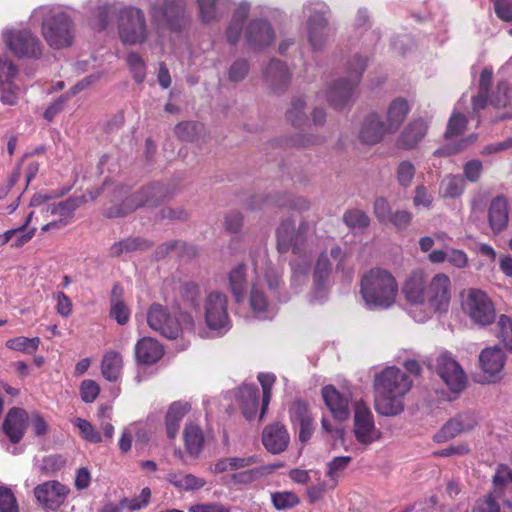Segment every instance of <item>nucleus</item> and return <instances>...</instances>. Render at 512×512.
Segmentation results:
<instances>
[{"label":"nucleus","instance_id":"nucleus-1","mask_svg":"<svg viewBox=\"0 0 512 512\" xmlns=\"http://www.w3.org/2000/svg\"><path fill=\"white\" fill-rule=\"evenodd\" d=\"M411 378L400 368L386 367L375 375L374 407L384 416H396L404 411V398L412 388Z\"/></svg>","mask_w":512,"mask_h":512},{"label":"nucleus","instance_id":"nucleus-2","mask_svg":"<svg viewBox=\"0 0 512 512\" xmlns=\"http://www.w3.org/2000/svg\"><path fill=\"white\" fill-rule=\"evenodd\" d=\"M360 295L369 309H388L398 295V282L387 269L373 267L360 279Z\"/></svg>","mask_w":512,"mask_h":512},{"label":"nucleus","instance_id":"nucleus-3","mask_svg":"<svg viewBox=\"0 0 512 512\" xmlns=\"http://www.w3.org/2000/svg\"><path fill=\"white\" fill-rule=\"evenodd\" d=\"M149 327L168 339L178 338L184 330L193 331L195 323L192 315L185 311H179L171 315L168 309L153 303L147 313Z\"/></svg>","mask_w":512,"mask_h":512},{"label":"nucleus","instance_id":"nucleus-4","mask_svg":"<svg viewBox=\"0 0 512 512\" xmlns=\"http://www.w3.org/2000/svg\"><path fill=\"white\" fill-rule=\"evenodd\" d=\"M366 65L367 59L356 55L349 64V78L340 79L331 85L326 97L333 108L340 110L350 103Z\"/></svg>","mask_w":512,"mask_h":512},{"label":"nucleus","instance_id":"nucleus-5","mask_svg":"<svg viewBox=\"0 0 512 512\" xmlns=\"http://www.w3.org/2000/svg\"><path fill=\"white\" fill-rule=\"evenodd\" d=\"M42 34L52 48L60 49L73 43V23L70 17L60 10H49L43 15Z\"/></svg>","mask_w":512,"mask_h":512},{"label":"nucleus","instance_id":"nucleus-6","mask_svg":"<svg viewBox=\"0 0 512 512\" xmlns=\"http://www.w3.org/2000/svg\"><path fill=\"white\" fill-rule=\"evenodd\" d=\"M170 196L169 188L161 183H151L128 196L110 216L121 217L141 207H156Z\"/></svg>","mask_w":512,"mask_h":512},{"label":"nucleus","instance_id":"nucleus-7","mask_svg":"<svg viewBox=\"0 0 512 512\" xmlns=\"http://www.w3.org/2000/svg\"><path fill=\"white\" fill-rule=\"evenodd\" d=\"M185 0H158L151 6V18L157 26L173 31L183 30L189 23Z\"/></svg>","mask_w":512,"mask_h":512},{"label":"nucleus","instance_id":"nucleus-8","mask_svg":"<svg viewBox=\"0 0 512 512\" xmlns=\"http://www.w3.org/2000/svg\"><path fill=\"white\" fill-rule=\"evenodd\" d=\"M119 36L124 44L135 45L146 41L148 29L144 12L136 7L121 10Z\"/></svg>","mask_w":512,"mask_h":512},{"label":"nucleus","instance_id":"nucleus-9","mask_svg":"<svg viewBox=\"0 0 512 512\" xmlns=\"http://www.w3.org/2000/svg\"><path fill=\"white\" fill-rule=\"evenodd\" d=\"M464 312L479 326H488L496 318L492 300L480 289H469L462 302Z\"/></svg>","mask_w":512,"mask_h":512},{"label":"nucleus","instance_id":"nucleus-10","mask_svg":"<svg viewBox=\"0 0 512 512\" xmlns=\"http://www.w3.org/2000/svg\"><path fill=\"white\" fill-rule=\"evenodd\" d=\"M308 230L307 222H301L298 229L295 230V224L292 220L283 221L276 232L277 250L280 253L291 250L294 255L305 256Z\"/></svg>","mask_w":512,"mask_h":512},{"label":"nucleus","instance_id":"nucleus-11","mask_svg":"<svg viewBox=\"0 0 512 512\" xmlns=\"http://www.w3.org/2000/svg\"><path fill=\"white\" fill-rule=\"evenodd\" d=\"M227 296L221 292H211L205 300V322L209 329L227 330L230 319L227 310Z\"/></svg>","mask_w":512,"mask_h":512},{"label":"nucleus","instance_id":"nucleus-12","mask_svg":"<svg viewBox=\"0 0 512 512\" xmlns=\"http://www.w3.org/2000/svg\"><path fill=\"white\" fill-rule=\"evenodd\" d=\"M354 435L356 440L364 445H369L381 437V432L375 426L373 414L363 400L355 404Z\"/></svg>","mask_w":512,"mask_h":512},{"label":"nucleus","instance_id":"nucleus-13","mask_svg":"<svg viewBox=\"0 0 512 512\" xmlns=\"http://www.w3.org/2000/svg\"><path fill=\"white\" fill-rule=\"evenodd\" d=\"M7 47L17 57L39 58L42 54L40 40L27 30H11L4 34Z\"/></svg>","mask_w":512,"mask_h":512},{"label":"nucleus","instance_id":"nucleus-14","mask_svg":"<svg viewBox=\"0 0 512 512\" xmlns=\"http://www.w3.org/2000/svg\"><path fill=\"white\" fill-rule=\"evenodd\" d=\"M436 372L452 393L459 394L466 388L467 377L458 362L450 356L440 355L437 358Z\"/></svg>","mask_w":512,"mask_h":512},{"label":"nucleus","instance_id":"nucleus-15","mask_svg":"<svg viewBox=\"0 0 512 512\" xmlns=\"http://www.w3.org/2000/svg\"><path fill=\"white\" fill-rule=\"evenodd\" d=\"M69 493V487L57 480L46 481L34 488V496L45 510H57L63 505Z\"/></svg>","mask_w":512,"mask_h":512},{"label":"nucleus","instance_id":"nucleus-16","mask_svg":"<svg viewBox=\"0 0 512 512\" xmlns=\"http://www.w3.org/2000/svg\"><path fill=\"white\" fill-rule=\"evenodd\" d=\"M451 300V281L444 273L436 274L428 285L426 303L435 312H446Z\"/></svg>","mask_w":512,"mask_h":512},{"label":"nucleus","instance_id":"nucleus-17","mask_svg":"<svg viewBox=\"0 0 512 512\" xmlns=\"http://www.w3.org/2000/svg\"><path fill=\"white\" fill-rule=\"evenodd\" d=\"M428 285L426 273L422 269L413 270L403 285L405 299L410 304H425Z\"/></svg>","mask_w":512,"mask_h":512},{"label":"nucleus","instance_id":"nucleus-18","mask_svg":"<svg viewBox=\"0 0 512 512\" xmlns=\"http://www.w3.org/2000/svg\"><path fill=\"white\" fill-rule=\"evenodd\" d=\"M245 38L248 45L254 50H262L271 45L275 33L270 23L266 20H252L245 31Z\"/></svg>","mask_w":512,"mask_h":512},{"label":"nucleus","instance_id":"nucleus-19","mask_svg":"<svg viewBox=\"0 0 512 512\" xmlns=\"http://www.w3.org/2000/svg\"><path fill=\"white\" fill-rule=\"evenodd\" d=\"M479 362L488 382L494 383L501 379V373L505 364V354L499 347L494 346L483 349L479 356Z\"/></svg>","mask_w":512,"mask_h":512},{"label":"nucleus","instance_id":"nucleus-20","mask_svg":"<svg viewBox=\"0 0 512 512\" xmlns=\"http://www.w3.org/2000/svg\"><path fill=\"white\" fill-rule=\"evenodd\" d=\"M386 134L390 133L385 122L377 113L372 112L364 118L358 137L365 145H375L381 142Z\"/></svg>","mask_w":512,"mask_h":512},{"label":"nucleus","instance_id":"nucleus-21","mask_svg":"<svg viewBox=\"0 0 512 512\" xmlns=\"http://www.w3.org/2000/svg\"><path fill=\"white\" fill-rule=\"evenodd\" d=\"M290 436L286 427L279 423L267 425L262 432V443L266 450L272 454L285 451L289 445Z\"/></svg>","mask_w":512,"mask_h":512},{"label":"nucleus","instance_id":"nucleus-22","mask_svg":"<svg viewBox=\"0 0 512 512\" xmlns=\"http://www.w3.org/2000/svg\"><path fill=\"white\" fill-rule=\"evenodd\" d=\"M322 398L332 416L338 421H345L350 416L349 397L341 394L333 385L322 388Z\"/></svg>","mask_w":512,"mask_h":512},{"label":"nucleus","instance_id":"nucleus-23","mask_svg":"<svg viewBox=\"0 0 512 512\" xmlns=\"http://www.w3.org/2000/svg\"><path fill=\"white\" fill-rule=\"evenodd\" d=\"M135 360L141 365H153L164 355V347L152 337L139 339L134 347Z\"/></svg>","mask_w":512,"mask_h":512},{"label":"nucleus","instance_id":"nucleus-24","mask_svg":"<svg viewBox=\"0 0 512 512\" xmlns=\"http://www.w3.org/2000/svg\"><path fill=\"white\" fill-rule=\"evenodd\" d=\"M509 205L503 196L495 197L488 209V222L494 234H499L508 226Z\"/></svg>","mask_w":512,"mask_h":512},{"label":"nucleus","instance_id":"nucleus-25","mask_svg":"<svg viewBox=\"0 0 512 512\" xmlns=\"http://www.w3.org/2000/svg\"><path fill=\"white\" fill-rule=\"evenodd\" d=\"M27 418V412L21 408H12L7 413L3 430L12 443H19L23 438Z\"/></svg>","mask_w":512,"mask_h":512},{"label":"nucleus","instance_id":"nucleus-26","mask_svg":"<svg viewBox=\"0 0 512 512\" xmlns=\"http://www.w3.org/2000/svg\"><path fill=\"white\" fill-rule=\"evenodd\" d=\"M428 125L423 119L410 122L396 140V146L400 149L410 150L415 148L427 133Z\"/></svg>","mask_w":512,"mask_h":512},{"label":"nucleus","instance_id":"nucleus-27","mask_svg":"<svg viewBox=\"0 0 512 512\" xmlns=\"http://www.w3.org/2000/svg\"><path fill=\"white\" fill-rule=\"evenodd\" d=\"M190 410L191 405L186 401H175L169 406L165 417V427L170 439L176 438L180 424Z\"/></svg>","mask_w":512,"mask_h":512},{"label":"nucleus","instance_id":"nucleus-28","mask_svg":"<svg viewBox=\"0 0 512 512\" xmlns=\"http://www.w3.org/2000/svg\"><path fill=\"white\" fill-rule=\"evenodd\" d=\"M410 112V106L405 98L399 97L394 99L387 108L385 125L388 132L395 133Z\"/></svg>","mask_w":512,"mask_h":512},{"label":"nucleus","instance_id":"nucleus-29","mask_svg":"<svg viewBox=\"0 0 512 512\" xmlns=\"http://www.w3.org/2000/svg\"><path fill=\"white\" fill-rule=\"evenodd\" d=\"M264 76L271 88L274 91H279L287 87L291 75L284 62L273 59L267 66Z\"/></svg>","mask_w":512,"mask_h":512},{"label":"nucleus","instance_id":"nucleus-30","mask_svg":"<svg viewBox=\"0 0 512 512\" xmlns=\"http://www.w3.org/2000/svg\"><path fill=\"white\" fill-rule=\"evenodd\" d=\"M183 440L186 452L191 457H198L205 443L203 430L196 424L188 423L183 431Z\"/></svg>","mask_w":512,"mask_h":512},{"label":"nucleus","instance_id":"nucleus-31","mask_svg":"<svg viewBox=\"0 0 512 512\" xmlns=\"http://www.w3.org/2000/svg\"><path fill=\"white\" fill-rule=\"evenodd\" d=\"M239 403L242 414L247 420L256 416L259 406V389L255 385H243L239 391Z\"/></svg>","mask_w":512,"mask_h":512},{"label":"nucleus","instance_id":"nucleus-32","mask_svg":"<svg viewBox=\"0 0 512 512\" xmlns=\"http://www.w3.org/2000/svg\"><path fill=\"white\" fill-rule=\"evenodd\" d=\"M101 374L109 382H117L123 370V357L121 353L109 350L101 361Z\"/></svg>","mask_w":512,"mask_h":512},{"label":"nucleus","instance_id":"nucleus-33","mask_svg":"<svg viewBox=\"0 0 512 512\" xmlns=\"http://www.w3.org/2000/svg\"><path fill=\"white\" fill-rule=\"evenodd\" d=\"M228 282L235 301L241 303L247 290V268L244 263H239L229 272Z\"/></svg>","mask_w":512,"mask_h":512},{"label":"nucleus","instance_id":"nucleus-34","mask_svg":"<svg viewBox=\"0 0 512 512\" xmlns=\"http://www.w3.org/2000/svg\"><path fill=\"white\" fill-rule=\"evenodd\" d=\"M166 480L180 492L199 490L206 485V480L204 478L197 477L190 473H168L166 475Z\"/></svg>","mask_w":512,"mask_h":512},{"label":"nucleus","instance_id":"nucleus-35","mask_svg":"<svg viewBox=\"0 0 512 512\" xmlns=\"http://www.w3.org/2000/svg\"><path fill=\"white\" fill-rule=\"evenodd\" d=\"M327 20L322 13L313 14L308 20L309 42L313 49H320L327 36Z\"/></svg>","mask_w":512,"mask_h":512},{"label":"nucleus","instance_id":"nucleus-36","mask_svg":"<svg viewBox=\"0 0 512 512\" xmlns=\"http://www.w3.org/2000/svg\"><path fill=\"white\" fill-rule=\"evenodd\" d=\"M331 273L332 263L327 253L322 252L316 260L313 271V282L316 290L321 291L328 287Z\"/></svg>","mask_w":512,"mask_h":512},{"label":"nucleus","instance_id":"nucleus-37","mask_svg":"<svg viewBox=\"0 0 512 512\" xmlns=\"http://www.w3.org/2000/svg\"><path fill=\"white\" fill-rule=\"evenodd\" d=\"M472 425H467L464 420V416L459 415L453 419H450L441 428V430L434 436V440L438 443H442L453 439L460 433L469 430Z\"/></svg>","mask_w":512,"mask_h":512},{"label":"nucleus","instance_id":"nucleus-38","mask_svg":"<svg viewBox=\"0 0 512 512\" xmlns=\"http://www.w3.org/2000/svg\"><path fill=\"white\" fill-rule=\"evenodd\" d=\"M83 201V198L80 197H69L64 201L48 205L47 212L51 215H58L61 217L60 219L68 220L69 223L75 210L80 207Z\"/></svg>","mask_w":512,"mask_h":512},{"label":"nucleus","instance_id":"nucleus-39","mask_svg":"<svg viewBox=\"0 0 512 512\" xmlns=\"http://www.w3.org/2000/svg\"><path fill=\"white\" fill-rule=\"evenodd\" d=\"M152 246V244L143 238H127L114 243L109 249L111 257H119L123 253H129L136 250H145Z\"/></svg>","mask_w":512,"mask_h":512},{"label":"nucleus","instance_id":"nucleus-40","mask_svg":"<svg viewBox=\"0 0 512 512\" xmlns=\"http://www.w3.org/2000/svg\"><path fill=\"white\" fill-rule=\"evenodd\" d=\"M248 15V7L240 6L233 14V18L226 30L227 41L235 45L239 38L240 33L242 31L243 23L246 20Z\"/></svg>","mask_w":512,"mask_h":512},{"label":"nucleus","instance_id":"nucleus-41","mask_svg":"<svg viewBox=\"0 0 512 512\" xmlns=\"http://www.w3.org/2000/svg\"><path fill=\"white\" fill-rule=\"evenodd\" d=\"M465 189V181L459 175H448L440 183V194L445 198L460 196Z\"/></svg>","mask_w":512,"mask_h":512},{"label":"nucleus","instance_id":"nucleus-42","mask_svg":"<svg viewBox=\"0 0 512 512\" xmlns=\"http://www.w3.org/2000/svg\"><path fill=\"white\" fill-rule=\"evenodd\" d=\"M306 103L301 98H296L292 101L291 107L286 112L287 120L295 128H301L305 126L308 118L305 113Z\"/></svg>","mask_w":512,"mask_h":512},{"label":"nucleus","instance_id":"nucleus-43","mask_svg":"<svg viewBox=\"0 0 512 512\" xmlns=\"http://www.w3.org/2000/svg\"><path fill=\"white\" fill-rule=\"evenodd\" d=\"M343 222L352 230H364L370 225V218L366 212L355 208L344 213Z\"/></svg>","mask_w":512,"mask_h":512},{"label":"nucleus","instance_id":"nucleus-44","mask_svg":"<svg viewBox=\"0 0 512 512\" xmlns=\"http://www.w3.org/2000/svg\"><path fill=\"white\" fill-rule=\"evenodd\" d=\"M40 342L41 341L39 337L27 338L19 336L7 340L5 345L7 348L11 350L20 351L27 354H33L38 350Z\"/></svg>","mask_w":512,"mask_h":512},{"label":"nucleus","instance_id":"nucleus-45","mask_svg":"<svg viewBox=\"0 0 512 512\" xmlns=\"http://www.w3.org/2000/svg\"><path fill=\"white\" fill-rule=\"evenodd\" d=\"M289 418L293 425L312 420V414L306 401L301 399L294 400L289 406Z\"/></svg>","mask_w":512,"mask_h":512},{"label":"nucleus","instance_id":"nucleus-46","mask_svg":"<svg viewBox=\"0 0 512 512\" xmlns=\"http://www.w3.org/2000/svg\"><path fill=\"white\" fill-rule=\"evenodd\" d=\"M502 496L496 494L495 486L493 485V490L490 493L475 501L471 512H500V504L497 499Z\"/></svg>","mask_w":512,"mask_h":512},{"label":"nucleus","instance_id":"nucleus-47","mask_svg":"<svg viewBox=\"0 0 512 512\" xmlns=\"http://www.w3.org/2000/svg\"><path fill=\"white\" fill-rule=\"evenodd\" d=\"M351 461V456H338L327 463L326 475L333 482L332 488L337 486L341 473L348 467Z\"/></svg>","mask_w":512,"mask_h":512},{"label":"nucleus","instance_id":"nucleus-48","mask_svg":"<svg viewBox=\"0 0 512 512\" xmlns=\"http://www.w3.org/2000/svg\"><path fill=\"white\" fill-rule=\"evenodd\" d=\"M258 381L261 384L262 387V406L260 411V419H262L268 409L271 396H272V388L276 381V377L274 374H265L260 373L258 375Z\"/></svg>","mask_w":512,"mask_h":512},{"label":"nucleus","instance_id":"nucleus-49","mask_svg":"<svg viewBox=\"0 0 512 512\" xmlns=\"http://www.w3.org/2000/svg\"><path fill=\"white\" fill-rule=\"evenodd\" d=\"M151 499V490L148 487L142 489L139 496L133 498H123L120 500V508L129 511H136L148 506Z\"/></svg>","mask_w":512,"mask_h":512},{"label":"nucleus","instance_id":"nucleus-50","mask_svg":"<svg viewBox=\"0 0 512 512\" xmlns=\"http://www.w3.org/2000/svg\"><path fill=\"white\" fill-rule=\"evenodd\" d=\"M476 139H477L476 134H471L467 137L461 138L456 144L448 143V144L444 145L443 147L437 149L434 152V155L437 157H442V156H451V155L457 154V153L463 151L464 149H466L471 144H473L476 141Z\"/></svg>","mask_w":512,"mask_h":512},{"label":"nucleus","instance_id":"nucleus-51","mask_svg":"<svg viewBox=\"0 0 512 512\" xmlns=\"http://www.w3.org/2000/svg\"><path fill=\"white\" fill-rule=\"evenodd\" d=\"M271 498L273 506L277 510L291 509L300 503L297 494L291 491L275 492Z\"/></svg>","mask_w":512,"mask_h":512},{"label":"nucleus","instance_id":"nucleus-52","mask_svg":"<svg viewBox=\"0 0 512 512\" xmlns=\"http://www.w3.org/2000/svg\"><path fill=\"white\" fill-rule=\"evenodd\" d=\"M468 120L465 115L462 113H453L447 124V129L444 133V137L446 140L451 139L452 137L459 136L466 129Z\"/></svg>","mask_w":512,"mask_h":512},{"label":"nucleus","instance_id":"nucleus-53","mask_svg":"<svg viewBox=\"0 0 512 512\" xmlns=\"http://www.w3.org/2000/svg\"><path fill=\"white\" fill-rule=\"evenodd\" d=\"M507 483L512 484V470L507 465L500 464L492 479V484L495 486L496 494L504 495Z\"/></svg>","mask_w":512,"mask_h":512},{"label":"nucleus","instance_id":"nucleus-54","mask_svg":"<svg viewBox=\"0 0 512 512\" xmlns=\"http://www.w3.org/2000/svg\"><path fill=\"white\" fill-rule=\"evenodd\" d=\"M497 336L504 347L512 352V319L506 315L499 317Z\"/></svg>","mask_w":512,"mask_h":512},{"label":"nucleus","instance_id":"nucleus-55","mask_svg":"<svg viewBox=\"0 0 512 512\" xmlns=\"http://www.w3.org/2000/svg\"><path fill=\"white\" fill-rule=\"evenodd\" d=\"M73 423L79 429L81 437L86 441L91 443H100L102 441L101 434L88 420L76 418Z\"/></svg>","mask_w":512,"mask_h":512},{"label":"nucleus","instance_id":"nucleus-56","mask_svg":"<svg viewBox=\"0 0 512 512\" xmlns=\"http://www.w3.org/2000/svg\"><path fill=\"white\" fill-rule=\"evenodd\" d=\"M200 124L192 121H183L175 126V135L183 141H193L200 129Z\"/></svg>","mask_w":512,"mask_h":512},{"label":"nucleus","instance_id":"nucleus-57","mask_svg":"<svg viewBox=\"0 0 512 512\" xmlns=\"http://www.w3.org/2000/svg\"><path fill=\"white\" fill-rule=\"evenodd\" d=\"M181 295L184 301H186L191 308L196 311L199 310L201 293L197 284L191 282L185 283L182 286Z\"/></svg>","mask_w":512,"mask_h":512},{"label":"nucleus","instance_id":"nucleus-58","mask_svg":"<svg viewBox=\"0 0 512 512\" xmlns=\"http://www.w3.org/2000/svg\"><path fill=\"white\" fill-rule=\"evenodd\" d=\"M127 63L133 73V77L137 83L144 81L146 76L145 63L141 56L137 53H130L127 56Z\"/></svg>","mask_w":512,"mask_h":512},{"label":"nucleus","instance_id":"nucleus-59","mask_svg":"<svg viewBox=\"0 0 512 512\" xmlns=\"http://www.w3.org/2000/svg\"><path fill=\"white\" fill-rule=\"evenodd\" d=\"M512 98V89L506 82H500L490 102L495 107H507Z\"/></svg>","mask_w":512,"mask_h":512},{"label":"nucleus","instance_id":"nucleus-60","mask_svg":"<svg viewBox=\"0 0 512 512\" xmlns=\"http://www.w3.org/2000/svg\"><path fill=\"white\" fill-rule=\"evenodd\" d=\"M321 142L322 139L317 136L297 134L290 139L285 140L283 145L285 147L308 148L318 145Z\"/></svg>","mask_w":512,"mask_h":512},{"label":"nucleus","instance_id":"nucleus-61","mask_svg":"<svg viewBox=\"0 0 512 512\" xmlns=\"http://www.w3.org/2000/svg\"><path fill=\"white\" fill-rule=\"evenodd\" d=\"M100 393V386L92 379L83 380L80 385V396L83 402L92 403Z\"/></svg>","mask_w":512,"mask_h":512},{"label":"nucleus","instance_id":"nucleus-62","mask_svg":"<svg viewBox=\"0 0 512 512\" xmlns=\"http://www.w3.org/2000/svg\"><path fill=\"white\" fill-rule=\"evenodd\" d=\"M0 512H19L13 492L6 486H0Z\"/></svg>","mask_w":512,"mask_h":512},{"label":"nucleus","instance_id":"nucleus-63","mask_svg":"<svg viewBox=\"0 0 512 512\" xmlns=\"http://www.w3.org/2000/svg\"><path fill=\"white\" fill-rule=\"evenodd\" d=\"M110 317L115 319L116 322L123 326L128 323L130 319V310L124 301H114L110 307Z\"/></svg>","mask_w":512,"mask_h":512},{"label":"nucleus","instance_id":"nucleus-64","mask_svg":"<svg viewBox=\"0 0 512 512\" xmlns=\"http://www.w3.org/2000/svg\"><path fill=\"white\" fill-rule=\"evenodd\" d=\"M496 16L504 22H512V0H490Z\"/></svg>","mask_w":512,"mask_h":512}]
</instances>
